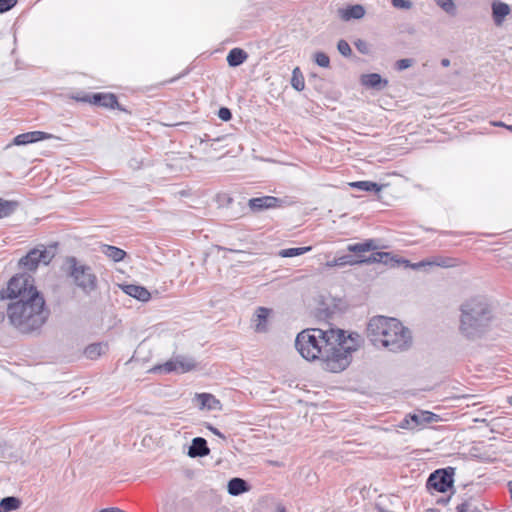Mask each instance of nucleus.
Listing matches in <instances>:
<instances>
[{
	"mask_svg": "<svg viewBox=\"0 0 512 512\" xmlns=\"http://www.w3.org/2000/svg\"><path fill=\"white\" fill-rule=\"evenodd\" d=\"M386 257H383L380 261L381 264H384L386 266H389L391 268L398 267L401 265L402 258H398L397 256L393 255L390 252H383Z\"/></svg>",
	"mask_w": 512,
	"mask_h": 512,
	"instance_id": "37",
	"label": "nucleus"
},
{
	"mask_svg": "<svg viewBox=\"0 0 512 512\" xmlns=\"http://www.w3.org/2000/svg\"><path fill=\"white\" fill-rule=\"evenodd\" d=\"M53 138V135L42 131H31L17 135L13 139V144L17 146L28 145L42 140Z\"/></svg>",
	"mask_w": 512,
	"mask_h": 512,
	"instance_id": "15",
	"label": "nucleus"
},
{
	"mask_svg": "<svg viewBox=\"0 0 512 512\" xmlns=\"http://www.w3.org/2000/svg\"><path fill=\"white\" fill-rule=\"evenodd\" d=\"M341 334L337 329L310 328L298 333L295 339V347L300 355L308 360H317L325 348L339 341Z\"/></svg>",
	"mask_w": 512,
	"mask_h": 512,
	"instance_id": "4",
	"label": "nucleus"
},
{
	"mask_svg": "<svg viewBox=\"0 0 512 512\" xmlns=\"http://www.w3.org/2000/svg\"><path fill=\"white\" fill-rule=\"evenodd\" d=\"M50 316L43 294L34 293L25 300L7 304L8 323L21 334L39 333Z\"/></svg>",
	"mask_w": 512,
	"mask_h": 512,
	"instance_id": "1",
	"label": "nucleus"
},
{
	"mask_svg": "<svg viewBox=\"0 0 512 512\" xmlns=\"http://www.w3.org/2000/svg\"><path fill=\"white\" fill-rule=\"evenodd\" d=\"M510 130H512V125L509 127Z\"/></svg>",
	"mask_w": 512,
	"mask_h": 512,
	"instance_id": "60",
	"label": "nucleus"
},
{
	"mask_svg": "<svg viewBox=\"0 0 512 512\" xmlns=\"http://www.w3.org/2000/svg\"><path fill=\"white\" fill-rule=\"evenodd\" d=\"M509 403L512 405V397L510 398Z\"/></svg>",
	"mask_w": 512,
	"mask_h": 512,
	"instance_id": "59",
	"label": "nucleus"
},
{
	"mask_svg": "<svg viewBox=\"0 0 512 512\" xmlns=\"http://www.w3.org/2000/svg\"><path fill=\"white\" fill-rule=\"evenodd\" d=\"M21 506V500L15 496H7L0 500V512H11Z\"/></svg>",
	"mask_w": 512,
	"mask_h": 512,
	"instance_id": "30",
	"label": "nucleus"
},
{
	"mask_svg": "<svg viewBox=\"0 0 512 512\" xmlns=\"http://www.w3.org/2000/svg\"><path fill=\"white\" fill-rule=\"evenodd\" d=\"M494 319L493 307L485 296H474L460 305L459 332L468 340L484 336Z\"/></svg>",
	"mask_w": 512,
	"mask_h": 512,
	"instance_id": "3",
	"label": "nucleus"
},
{
	"mask_svg": "<svg viewBox=\"0 0 512 512\" xmlns=\"http://www.w3.org/2000/svg\"><path fill=\"white\" fill-rule=\"evenodd\" d=\"M66 264L68 265L67 274L78 288L87 295L96 290L97 277L90 266L80 264L73 256L67 258Z\"/></svg>",
	"mask_w": 512,
	"mask_h": 512,
	"instance_id": "7",
	"label": "nucleus"
},
{
	"mask_svg": "<svg viewBox=\"0 0 512 512\" xmlns=\"http://www.w3.org/2000/svg\"><path fill=\"white\" fill-rule=\"evenodd\" d=\"M426 488L431 493H445L448 491V467L440 468L433 471L427 481Z\"/></svg>",
	"mask_w": 512,
	"mask_h": 512,
	"instance_id": "13",
	"label": "nucleus"
},
{
	"mask_svg": "<svg viewBox=\"0 0 512 512\" xmlns=\"http://www.w3.org/2000/svg\"><path fill=\"white\" fill-rule=\"evenodd\" d=\"M197 367V362L194 358L184 355H177L164 364L156 365L152 371L154 373H186L194 370Z\"/></svg>",
	"mask_w": 512,
	"mask_h": 512,
	"instance_id": "10",
	"label": "nucleus"
},
{
	"mask_svg": "<svg viewBox=\"0 0 512 512\" xmlns=\"http://www.w3.org/2000/svg\"><path fill=\"white\" fill-rule=\"evenodd\" d=\"M450 3V12L454 9V3L453 0H449Z\"/></svg>",
	"mask_w": 512,
	"mask_h": 512,
	"instance_id": "54",
	"label": "nucleus"
},
{
	"mask_svg": "<svg viewBox=\"0 0 512 512\" xmlns=\"http://www.w3.org/2000/svg\"><path fill=\"white\" fill-rule=\"evenodd\" d=\"M250 490L249 483L239 477L231 478L227 484V491L232 496H239Z\"/></svg>",
	"mask_w": 512,
	"mask_h": 512,
	"instance_id": "22",
	"label": "nucleus"
},
{
	"mask_svg": "<svg viewBox=\"0 0 512 512\" xmlns=\"http://www.w3.org/2000/svg\"><path fill=\"white\" fill-rule=\"evenodd\" d=\"M453 476H454V468L450 467V497L455 492L454 485H453L454 484Z\"/></svg>",
	"mask_w": 512,
	"mask_h": 512,
	"instance_id": "47",
	"label": "nucleus"
},
{
	"mask_svg": "<svg viewBox=\"0 0 512 512\" xmlns=\"http://www.w3.org/2000/svg\"><path fill=\"white\" fill-rule=\"evenodd\" d=\"M34 293L42 294L34 285V278L29 274L22 273L9 280L7 288L0 291V298L1 300L9 299L12 302L25 300Z\"/></svg>",
	"mask_w": 512,
	"mask_h": 512,
	"instance_id": "6",
	"label": "nucleus"
},
{
	"mask_svg": "<svg viewBox=\"0 0 512 512\" xmlns=\"http://www.w3.org/2000/svg\"><path fill=\"white\" fill-rule=\"evenodd\" d=\"M73 98L79 102L90 103L98 107L117 109L124 112L127 111L119 104L117 96L113 93L96 92L83 96H75Z\"/></svg>",
	"mask_w": 512,
	"mask_h": 512,
	"instance_id": "11",
	"label": "nucleus"
},
{
	"mask_svg": "<svg viewBox=\"0 0 512 512\" xmlns=\"http://www.w3.org/2000/svg\"><path fill=\"white\" fill-rule=\"evenodd\" d=\"M401 265L405 268H410L412 270H420L425 267H448V260L446 258H435L433 260H422L416 263H412L407 259L402 258Z\"/></svg>",
	"mask_w": 512,
	"mask_h": 512,
	"instance_id": "16",
	"label": "nucleus"
},
{
	"mask_svg": "<svg viewBox=\"0 0 512 512\" xmlns=\"http://www.w3.org/2000/svg\"><path fill=\"white\" fill-rule=\"evenodd\" d=\"M53 257L54 253L46 248H34L19 260V266L29 271H34L38 268L40 263L48 265Z\"/></svg>",
	"mask_w": 512,
	"mask_h": 512,
	"instance_id": "12",
	"label": "nucleus"
},
{
	"mask_svg": "<svg viewBox=\"0 0 512 512\" xmlns=\"http://www.w3.org/2000/svg\"><path fill=\"white\" fill-rule=\"evenodd\" d=\"M498 420H499V418H494V419H492V420H491V423H492L493 425H495V423H496Z\"/></svg>",
	"mask_w": 512,
	"mask_h": 512,
	"instance_id": "57",
	"label": "nucleus"
},
{
	"mask_svg": "<svg viewBox=\"0 0 512 512\" xmlns=\"http://www.w3.org/2000/svg\"><path fill=\"white\" fill-rule=\"evenodd\" d=\"M380 248L379 240L377 239H366L363 242L349 244L347 246V251L351 253H364L373 251V253L368 256H361L359 255L357 257V265L361 264H372V263H380L383 257H386V255L383 254V251H376Z\"/></svg>",
	"mask_w": 512,
	"mask_h": 512,
	"instance_id": "8",
	"label": "nucleus"
},
{
	"mask_svg": "<svg viewBox=\"0 0 512 512\" xmlns=\"http://www.w3.org/2000/svg\"><path fill=\"white\" fill-rule=\"evenodd\" d=\"M448 502V497H441L437 500L438 504H445Z\"/></svg>",
	"mask_w": 512,
	"mask_h": 512,
	"instance_id": "51",
	"label": "nucleus"
},
{
	"mask_svg": "<svg viewBox=\"0 0 512 512\" xmlns=\"http://www.w3.org/2000/svg\"><path fill=\"white\" fill-rule=\"evenodd\" d=\"M284 202L283 199L274 196H262L249 199L248 206L253 212H260L266 209L281 207Z\"/></svg>",
	"mask_w": 512,
	"mask_h": 512,
	"instance_id": "14",
	"label": "nucleus"
},
{
	"mask_svg": "<svg viewBox=\"0 0 512 512\" xmlns=\"http://www.w3.org/2000/svg\"><path fill=\"white\" fill-rule=\"evenodd\" d=\"M311 249V246L282 249L279 252V256L283 258L296 257L309 252Z\"/></svg>",
	"mask_w": 512,
	"mask_h": 512,
	"instance_id": "33",
	"label": "nucleus"
},
{
	"mask_svg": "<svg viewBox=\"0 0 512 512\" xmlns=\"http://www.w3.org/2000/svg\"><path fill=\"white\" fill-rule=\"evenodd\" d=\"M350 187L367 192L378 193L382 190V185L373 181H355L349 183Z\"/></svg>",
	"mask_w": 512,
	"mask_h": 512,
	"instance_id": "29",
	"label": "nucleus"
},
{
	"mask_svg": "<svg viewBox=\"0 0 512 512\" xmlns=\"http://www.w3.org/2000/svg\"><path fill=\"white\" fill-rule=\"evenodd\" d=\"M103 352V346L100 343H93L86 347L84 354L89 359H95Z\"/></svg>",
	"mask_w": 512,
	"mask_h": 512,
	"instance_id": "35",
	"label": "nucleus"
},
{
	"mask_svg": "<svg viewBox=\"0 0 512 512\" xmlns=\"http://www.w3.org/2000/svg\"><path fill=\"white\" fill-rule=\"evenodd\" d=\"M218 117L222 120V121H229L232 119V112L231 110L228 108V107H221L219 110H218V113H217Z\"/></svg>",
	"mask_w": 512,
	"mask_h": 512,
	"instance_id": "42",
	"label": "nucleus"
},
{
	"mask_svg": "<svg viewBox=\"0 0 512 512\" xmlns=\"http://www.w3.org/2000/svg\"><path fill=\"white\" fill-rule=\"evenodd\" d=\"M367 336L376 347L398 353L412 346V333L396 318L374 316L367 325Z\"/></svg>",
	"mask_w": 512,
	"mask_h": 512,
	"instance_id": "2",
	"label": "nucleus"
},
{
	"mask_svg": "<svg viewBox=\"0 0 512 512\" xmlns=\"http://www.w3.org/2000/svg\"><path fill=\"white\" fill-rule=\"evenodd\" d=\"M412 59H409V58H404V59H400L396 62V68L400 71L402 70H405L409 67L412 66Z\"/></svg>",
	"mask_w": 512,
	"mask_h": 512,
	"instance_id": "44",
	"label": "nucleus"
},
{
	"mask_svg": "<svg viewBox=\"0 0 512 512\" xmlns=\"http://www.w3.org/2000/svg\"><path fill=\"white\" fill-rule=\"evenodd\" d=\"M313 61L319 67H322V68L330 67V58L326 53H324L322 51H317L313 54Z\"/></svg>",
	"mask_w": 512,
	"mask_h": 512,
	"instance_id": "36",
	"label": "nucleus"
},
{
	"mask_svg": "<svg viewBox=\"0 0 512 512\" xmlns=\"http://www.w3.org/2000/svg\"><path fill=\"white\" fill-rule=\"evenodd\" d=\"M454 259L450 258V264H449V267H454L456 264L454 263Z\"/></svg>",
	"mask_w": 512,
	"mask_h": 512,
	"instance_id": "53",
	"label": "nucleus"
},
{
	"mask_svg": "<svg viewBox=\"0 0 512 512\" xmlns=\"http://www.w3.org/2000/svg\"><path fill=\"white\" fill-rule=\"evenodd\" d=\"M474 396L472 395H457L450 391V408L461 406L463 402H465L466 407L470 405L469 401L472 400Z\"/></svg>",
	"mask_w": 512,
	"mask_h": 512,
	"instance_id": "34",
	"label": "nucleus"
},
{
	"mask_svg": "<svg viewBox=\"0 0 512 512\" xmlns=\"http://www.w3.org/2000/svg\"><path fill=\"white\" fill-rule=\"evenodd\" d=\"M337 50L344 57H349L352 54V49H351L349 43L344 39H341L338 41Z\"/></svg>",
	"mask_w": 512,
	"mask_h": 512,
	"instance_id": "38",
	"label": "nucleus"
},
{
	"mask_svg": "<svg viewBox=\"0 0 512 512\" xmlns=\"http://www.w3.org/2000/svg\"><path fill=\"white\" fill-rule=\"evenodd\" d=\"M210 452L208 443L203 437L193 438L191 445L188 448V456L191 458L204 457Z\"/></svg>",
	"mask_w": 512,
	"mask_h": 512,
	"instance_id": "18",
	"label": "nucleus"
},
{
	"mask_svg": "<svg viewBox=\"0 0 512 512\" xmlns=\"http://www.w3.org/2000/svg\"><path fill=\"white\" fill-rule=\"evenodd\" d=\"M186 74H187L186 72L181 73V74H179V75H177V76L173 77L172 79H170L168 82H169V83L175 82L176 80L180 79L181 77L185 76Z\"/></svg>",
	"mask_w": 512,
	"mask_h": 512,
	"instance_id": "50",
	"label": "nucleus"
},
{
	"mask_svg": "<svg viewBox=\"0 0 512 512\" xmlns=\"http://www.w3.org/2000/svg\"><path fill=\"white\" fill-rule=\"evenodd\" d=\"M123 291L141 302H147L151 298L150 292L144 286L128 284L123 287Z\"/></svg>",
	"mask_w": 512,
	"mask_h": 512,
	"instance_id": "21",
	"label": "nucleus"
},
{
	"mask_svg": "<svg viewBox=\"0 0 512 512\" xmlns=\"http://www.w3.org/2000/svg\"><path fill=\"white\" fill-rule=\"evenodd\" d=\"M17 4V0H0V13L11 10Z\"/></svg>",
	"mask_w": 512,
	"mask_h": 512,
	"instance_id": "41",
	"label": "nucleus"
},
{
	"mask_svg": "<svg viewBox=\"0 0 512 512\" xmlns=\"http://www.w3.org/2000/svg\"><path fill=\"white\" fill-rule=\"evenodd\" d=\"M362 85L375 89V90H383L388 86V80L382 78V76L378 73H369L361 76Z\"/></svg>",
	"mask_w": 512,
	"mask_h": 512,
	"instance_id": "19",
	"label": "nucleus"
},
{
	"mask_svg": "<svg viewBox=\"0 0 512 512\" xmlns=\"http://www.w3.org/2000/svg\"><path fill=\"white\" fill-rule=\"evenodd\" d=\"M441 65H442L443 67L447 68V67H448V58H443V59L441 60Z\"/></svg>",
	"mask_w": 512,
	"mask_h": 512,
	"instance_id": "52",
	"label": "nucleus"
},
{
	"mask_svg": "<svg viewBox=\"0 0 512 512\" xmlns=\"http://www.w3.org/2000/svg\"><path fill=\"white\" fill-rule=\"evenodd\" d=\"M333 311L329 307L319 308L317 311V318L319 320L328 321L332 318Z\"/></svg>",
	"mask_w": 512,
	"mask_h": 512,
	"instance_id": "39",
	"label": "nucleus"
},
{
	"mask_svg": "<svg viewBox=\"0 0 512 512\" xmlns=\"http://www.w3.org/2000/svg\"><path fill=\"white\" fill-rule=\"evenodd\" d=\"M510 13L508 4L501 1H494L492 3V17L494 23L499 26L503 23L505 17Z\"/></svg>",
	"mask_w": 512,
	"mask_h": 512,
	"instance_id": "24",
	"label": "nucleus"
},
{
	"mask_svg": "<svg viewBox=\"0 0 512 512\" xmlns=\"http://www.w3.org/2000/svg\"><path fill=\"white\" fill-rule=\"evenodd\" d=\"M380 248L379 240L377 239H366L363 242L349 244L347 246V251L351 253H364L373 251V253L368 256H361L359 255L357 257V265L361 264H372V263H380L383 257H386V255L383 254V251H376Z\"/></svg>",
	"mask_w": 512,
	"mask_h": 512,
	"instance_id": "9",
	"label": "nucleus"
},
{
	"mask_svg": "<svg viewBox=\"0 0 512 512\" xmlns=\"http://www.w3.org/2000/svg\"><path fill=\"white\" fill-rule=\"evenodd\" d=\"M248 58V54L242 48H233L228 52L226 57L230 67H238L242 65Z\"/></svg>",
	"mask_w": 512,
	"mask_h": 512,
	"instance_id": "25",
	"label": "nucleus"
},
{
	"mask_svg": "<svg viewBox=\"0 0 512 512\" xmlns=\"http://www.w3.org/2000/svg\"><path fill=\"white\" fill-rule=\"evenodd\" d=\"M6 319H7V308L5 309V311H0V324L5 322Z\"/></svg>",
	"mask_w": 512,
	"mask_h": 512,
	"instance_id": "49",
	"label": "nucleus"
},
{
	"mask_svg": "<svg viewBox=\"0 0 512 512\" xmlns=\"http://www.w3.org/2000/svg\"><path fill=\"white\" fill-rule=\"evenodd\" d=\"M291 86L298 92L305 88L304 76L299 67H295L292 71Z\"/></svg>",
	"mask_w": 512,
	"mask_h": 512,
	"instance_id": "32",
	"label": "nucleus"
},
{
	"mask_svg": "<svg viewBox=\"0 0 512 512\" xmlns=\"http://www.w3.org/2000/svg\"><path fill=\"white\" fill-rule=\"evenodd\" d=\"M230 252H239L238 250L229 249Z\"/></svg>",
	"mask_w": 512,
	"mask_h": 512,
	"instance_id": "58",
	"label": "nucleus"
},
{
	"mask_svg": "<svg viewBox=\"0 0 512 512\" xmlns=\"http://www.w3.org/2000/svg\"><path fill=\"white\" fill-rule=\"evenodd\" d=\"M356 49L361 53V54H369L370 52V49H369V45L366 41L362 40V39H358L357 41H355L354 43Z\"/></svg>",
	"mask_w": 512,
	"mask_h": 512,
	"instance_id": "40",
	"label": "nucleus"
},
{
	"mask_svg": "<svg viewBox=\"0 0 512 512\" xmlns=\"http://www.w3.org/2000/svg\"><path fill=\"white\" fill-rule=\"evenodd\" d=\"M195 401L201 410H219L221 403L216 397L210 393H197L195 394Z\"/></svg>",
	"mask_w": 512,
	"mask_h": 512,
	"instance_id": "17",
	"label": "nucleus"
},
{
	"mask_svg": "<svg viewBox=\"0 0 512 512\" xmlns=\"http://www.w3.org/2000/svg\"><path fill=\"white\" fill-rule=\"evenodd\" d=\"M339 14L345 21L361 19L365 15V8L360 4L348 5L345 8L339 9Z\"/></svg>",
	"mask_w": 512,
	"mask_h": 512,
	"instance_id": "23",
	"label": "nucleus"
},
{
	"mask_svg": "<svg viewBox=\"0 0 512 512\" xmlns=\"http://www.w3.org/2000/svg\"><path fill=\"white\" fill-rule=\"evenodd\" d=\"M100 252L103 253L108 258H110L111 260H113L114 262L122 261L127 255L123 249L108 244H102L100 246Z\"/></svg>",
	"mask_w": 512,
	"mask_h": 512,
	"instance_id": "26",
	"label": "nucleus"
},
{
	"mask_svg": "<svg viewBox=\"0 0 512 512\" xmlns=\"http://www.w3.org/2000/svg\"><path fill=\"white\" fill-rule=\"evenodd\" d=\"M337 333L341 334L339 341L326 347V351H323L317 359L321 361L324 370L332 373H338L346 369L351 363L352 352L357 349L352 334L346 336L342 329H337Z\"/></svg>",
	"mask_w": 512,
	"mask_h": 512,
	"instance_id": "5",
	"label": "nucleus"
},
{
	"mask_svg": "<svg viewBox=\"0 0 512 512\" xmlns=\"http://www.w3.org/2000/svg\"><path fill=\"white\" fill-rule=\"evenodd\" d=\"M354 266L357 265V257L351 255V254H345L339 257H335L331 261H327L326 266L327 267H343V266Z\"/></svg>",
	"mask_w": 512,
	"mask_h": 512,
	"instance_id": "27",
	"label": "nucleus"
},
{
	"mask_svg": "<svg viewBox=\"0 0 512 512\" xmlns=\"http://www.w3.org/2000/svg\"><path fill=\"white\" fill-rule=\"evenodd\" d=\"M18 207V201L0 198V219L11 216Z\"/></svg>",
	"mask_w": 512,
	"mask_h": 512,
	"instance_id": "28",
	"label": "nucleus"
},
{
	"mask_svg": "<svg viewBox=\"0 0 512 512\" xmlns=\"http://www.w3.org/2000/svg\"><path fill=\"white\" fill-rule=\"evenodd\" d=\"M208 429H209V430H210L214 435H216V436L220 437L222 440H224V441L226 440V436H225L223 433H221V432L219 431V429H218V428H216V427H214V426H212V425H209V426H208Z\"/></svg>",
	"mask_w": 512,
	"mask_h": 512,
	"instance_id": "45",
	"label": "nucleus"
},
{
	"mask_svg": "<svg viewBox=\"0 0 512 512\" xmlns=\"http://www.w3.org/2000/svg\"><path fill=\"white\" fill-rule=\"evenodd\" d=\"M433 415L434 414L430 412H422L420 415L410 414L408 417L404 418L401 421L400 427L404 429H413L415 426L419 425L423 421L429 422Z\"/></svg>",
	"mask_w": 512,
	"mask_h": 512,
	"instance_id": "20",
	"label": "nucleus"
},
{
	"mask_svg": "<svg viewBox=\"0 0 512 512\" xmlns=\"http://www.w3.org/2000/svg\"><path fill=\"white\" fill-rule=\"evenodd\" d=\"M8 446H7V443L4 442L3 445H1L0 447V459H4L7 457V454H8Z\"/></svg>",
	"mask_w": 512,
	"mask_h": 512,
	"instance_id": "46",
	"label": "nucleus"
},
{
	"mask_svg": "<svg viewBox=\"0 0 512 512\" xmlns=\"http://www.w3.org/2000/svg\"><path fill=\"white\" fill-rule=\"evenodd\" d=\"M271 310L265 307H258L256 310V318H257V324H256V331L263 332L266 328V322L269 317Z\"/></svg>",
	"mask_w": 512,
	"mask_h": 512,
	"instance_id": "31",
	"label": "nucleus"
},
{
	"mask_svg": "<svg viewBox=\"0 0 512 512\" xmlns=\"http://www.w3.org/2000/svg\"><path fill=\"white\" fill-rule=\"evenodd\" d=\"M427 512H439V510L431 508V509H428Z\"/></svg>",
	"mask_w": 512,
	"mask_h": 512,
	"instance_id": "55",
	"label": "nucleus"
},
{
	"mask_svg": "<svg viewBox=\"0 0 512 512\" xmlns=\"http://www.w3.org/2000/svg\"><path fill=\"white\" fill-rule=\"evenodd\" d=\"M277 512H286L285 508L284 507H280L278 508V511Z\"/></svg>",
	"mask_w": 512,
	"mask_h": 512,
	"instance_id": "56",
	"label": "nucleus"
},
{
	"mask_svg": "<svg viewBox=\"0 0 512 512\" xmlns=\"http://www.w3.org/2000/svg\"><path fill=\"white\" fill-rule=\"evenodd\" d=\"M437 5L441 7L445 12H448V0H435Z\"/></svg>",
	"mask_w": 512,
	"mask_h": 512,
	"instance_id": "48",
	"label": "nucleus"
},
{
	"mask_svg": "<svg viewBox=\"0 0 512 512\" xmlns=\"http://www.w3.org/2000/svg\"><path fill=\"white\" fill-rule=\"evenodd\" d=\"M392 5L398 9H409L412 3L409 0H391Z\"/></svg>",
	"mask_w": 512,
	"mask_h": 512,
	"instance_id": "43",
	"label": "nucleus"
}]
</instances>
